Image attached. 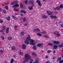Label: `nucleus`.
<instances>
[{
  "mask_svg": "<svg viewBox=\"0 0 63 63\" xmlns=\"http://www.w3.org/2000/svg\"><path fill=\"white\" fill-rule=\"evenodd\" d=\"M28 36V37L26 39V41H30V44L32 45L33 46H34L36 44V43H34V40L31 39L30 37V35L29 34Z\"/></svg>",
  "mask_w": 63,
  "mask_h": 63,
  "instance_id": "obj_1",
  "label": "nucleus"
},
{
  "mask_svg": "<svg viewBox=\"0 0 63 63\" xmlns=\"http://www.w3.org/2000/svg\"><path fill=\"white\" fill-rule=\"evenodd\" d=\"M25 58L26 60L23 62L22 63H25L27 61L29 60L31 58V57L28 54H26L25 56Z\"/></svg>",
  "mask_w": 63,
  "mask_h": 63,
  "instance_id": "obj_2",
  "label": "nucleus"
},
{
  "mask_svg": "<svg viewBox=\"0 0 63 63\" xmlns=\"http://www.w3.org/2000/svg\"><path fill=\"white\" fill-rule=\"evenodd\" d=\"M18 2V1H16L15 2H14V3L15 4H16V5H14L13 6L14 7H18L19 6V5H18V4H16Z\"/></svg>",
  "mask_w": 63,
  "mask_h": 63,
  "instance_id": "obj_3",
  "label": "nucleus"
},
{
  "mask_svg": "<svg viewBox=\"0 0 63 63\" xmlns=\"http://www.w3.org/2000/svg\"><path fill=\"white\" fill-rule=\"evenodd\" d=\"M28 3V4H29L31 3H32V6H31V7H33L34 4H33V3H34V2H33V0H31L30 1H29Z\"/></svg>",
  "mask_w": 63,
  "mask_h": 63,
  "instance_id": "obj_4",
  "label": "nucleus"
},
{
  "mask_svg": "<svg viewBox=\"0 0 63 63\" xmlns=\"http://www.w3.org/2000/svg\"><path fill=\"white\" fill-rule=\"evenodd\" d=\"M39 59L38 58H37L35 61V62H34L33 63H39Z\"/></svg>",
  "mask_w": 63,
  "mask_h": 63,
  "instance_id": "obj_5",
  "label": "nucleus"
},
{
  "mask_svg": "<svg viewBox=\"0 0 63 63\" xmlns=\"http://www.w3.org/2000/svg\"><path fill=\"white\" fill-rule=\"evenodd\" d=\"M47 13L48 14V15H52V14L53 13V11L51 12L49 11H47Z\"/></svg>",
  "mask_w": 63,
  "mask_h": 63,
  "instance_id": "obj_6",
  "label": "nucleus"
},
{
  "mask_svg": "<svg viewBox=\"0 0 63 63\" xmlns=\"http://www.w3.org/2000/svg\"><path fill=\"white\" fill-rule=\"evenodd\" d=\"M54 34H55L56 35L57 37H59V36H60V34H59V33L58 32H54Z\"/></svg>",
  "mask_w": 63,
  "mask_h": 63,
  "instance_id": "obj_7",
  "label": "nucleus"
},
{
  "mask_svg": "<svg viewBox=\"0 0 63 63\" xmlns=\"http://www.w3.org/2000/svg\"><path fill=\"white\" fill-rule=\"evenodd\" d=\"M20 12H21V13H23V14H26V11L23 10H21Z\"/></svg>",
  "mask_w": 63,
  "mask_h": 63,
  "instance_id": "obj_8",
  "label": "nucleus"
},
{
  "mask_svg": "<svg viewBox=\"0 0 63 63\" xmlns=\"http://www.w3.org/2000/svg\"><path fill=\"white\" fill-rule=\"evenodd\" d=\"M53 42L54 44H59L60 43L59 42L56 41H53Z\"/></svg>",
  "mask_w": 63,
  "mask_h": 63,
  "instance_id": "obj_9",
  "label": "nucleus"
},
{
  "mask_svg": "<svg viewBox=\"0 0 63 63\" xmlns=\"http://www.w3.org/2000/svg\"><path fill=\"white\" fill-rule=\"evenodd\" d=\"M37 47H41V46H43V44L38 43L37 45Z\"/></svg>",
  "mask_w": 63,
  "mask_h": 63,
  "instance_id": "obj_10",
  "label": "nucleus"
},
{
  "mask_svg": "<svg viewBox=\"0 0 63 63\" xmlns=\"http://www.w3.org/2000/svg\"><path fill=\"white\" fill-rule=\"evenodd\" d=\"M36 2L38 3V5L39 6H41V3H40V1L39 0H37L36 1Z\"/></svg>",
  "mask_w": 63,
  "mask_h": 63,
  "instance_id": "obj_11",
  "label": "nucleus"
},
{
  "mask_svg": "<svg viewBox=\"0 0 63 63\" xmlns=\"http://www.w3.org/2000/svg\"><path fill=\"white\" fill-rule=\"evenodd\" d=\"M33 31L39 32L40 31V29H33Z\"/></svg>",
  "mask_w": 63,
  "mask_h": 63,
  "instance_id": "obj_12",
  "label": "nucleus"
},
{
  "mask_svg": "<svg viewBox=\"0 0 63 63\" xmlns=\"http://www.w3.org/2000/svg\"><path fill=\"white\" fill-rule=\"evenodd\" d=\"M21 36H24V32H21L20 33Z\"/></svg>",
  "mask_w": 63,
  "mask_h": 63,
  "instance_id": "obj_13",
  "label": "nucleus"
},
{
  "mask_svg": "<svg viewBox=\"0 0 63 63\" xmlns=\"http://www.w3.org/2000/svg\"><path fill=\"white\" fill-rule=\"evenodd\" d=\"M32 55H33L34 56H37V54H36L35 53H32Z\"/></svg>",
  "mask_w": 63,
  "mask_h": 63,
  "instance_id": "obj_14",
  "label": "nucleus"
},
{
  "mask_svg": "<svg viewBox=\"0 0 63 63\" xmlns=\"http://www.w3.org/2000/svg\"><path fill=\"white\" fill-rule=\"evenodd\" d=\"M12 50H16V48L14 46H13L12 47Z\"/></svg>",
  "mask_w": 63,
  "mask_h": 63,
  "instance_id": "obj_15",
  "label": "nucleus"
},
{
  "mask_svg": "<svg viewBox=\"0 0 63 63\" xmlns=\"http://www.w3.org/2000/svg\"><path fill=\"white\" fill-rule=\"evenodd\" d=\"M53 48L54 49H56L57 48V46L55 45L53 46Z\"/></svg>",
  "mask_w": 63,
  "mask_h": 63,
  "instance_id": "obj_16",
  "label": "nucleus"
},
{
  "mask_svg": "<svg viewBox=\"0 0 63 63\" xmlns=\"http://www.w3.org/2000/svg\"><path fill=\"white\" fill-rule=\"evenodd\" d=\"M43 18H47V16H46L45 15H43L42 16Z\"/></svg>",
  "mask_w": 63,
  "mask_h": 63,
  "instance_id": "obj_17",
  "label": "nucleus"
},
{
  "mask_svg": "<svg viewBox=\"0 0 63 63\" xmlns=\"http://www.w3.org/2000/svg\"><path fill=\"white\" fill-rule=\"evenodd\" d=\"M6 18H7V20L8 21H10V16H8V18H7V17H6Z\"/></svg>",
  "mask_w": 63,
  "mask_h": 63,
  "instance_id": "obj_18",
  "label": "nucleus"
},
{
  "mask_svg": "<svg viewBox=\"0 0 63 63\" xmlns=\"http://www.w3.org/2000/svg\"><path fill=\"white\" fill-rule=\"evenodd\" d=\"M23 49H25V48H26V46H25V45L24 44H23Z\"/></svg>",
  "mask_w": 63,
  "mask_h": 63,
  "instance_id": "obj_19",
  "label": "nucleus"
},
{
  "mask_svg": "<svg viewBox=\"0 0 63 63\" xmlns=\"http://www.w3.org/2000/svg\"><path fill=\"white\" fill-rule=\"evenodd\" d=\"M23 19V21H25L26 20V18H25L24 17V18H20V19Z\"/></svg>",
  "mask_w": 63,
  "mask_h": 63,
  "instance_id": "obj_20",
  "label": "nucleus"
},
{
  "mask_svg": "<svg viewBox=\"0 0 63 63\" xmlns=\"http://www.w3.org/2000/svg\"><path fill=\"white\" fill-rule=\"evenodd\" d=\"M63 44L61 45H59L58 46V47H63Z\"/></svg>",
  "mask_w": 63,
  "mask_h": 63,
  "instance_id": "obj_21",
  "label": "nucleus"
},
{
  "mask_svg": "<svg viewBox=\"0 0 63 63\" xmlns=\"http://www.w3.org/2000/svg\"><path fill=\"white\" fill-rule=\"evenodd\" d=\"M25 43L26 44V45H28L29 44V42H28V41H25Z\"/></svg>",
  "mask_w": 63,
  "mask_h": 63,
  "instance_id": "obj_22",
  "label": "nucleus"
},
{
  "mask_svg": "<svg viewBox=\"0 0 63 63\" xmlns=\"http://www.w3.org/2000/svg\"><path fill=\"white\" fill-rule=\"evenodd\" d=\"M30 6H29L28 7L29 9V10H32L33 9V7H30Z\"/></svg>",
  "mask_w": 63,
  "mask_h": 63,
  "instance_id": "obj_23",
  "label": "nucleus"
},
{
  "mask_svg": "<svg viewBox=\"0 0 63 63\" xmlns=\"http://www.w3.org/2000/svg\"><path fill=\"white\" fill-rule=\"evenodd\" d=\"M48 45L52 46L53 45V44L49 43H48Z\"/></svg>",
  "mask_w": 63,
  "mask_h": 63,
  "instance_id": "obj_24",
  "label": "nucleus"
},
{
  "mask_svg": "<svg viewBox=\"0 0 63 63\" xmlns=\"http://www.w3.org/2000/svg\"><path fill=\"white\" fill-rule=\"evenodd\" d=\"M8 40H11L12 38L11 37H8Z\"/></svg>",
  "mask_w": 63,
  "mask_h": 63,
  "instance_id": "obj_25",
  "label": "nucleus"
},
{
  "mask_svg": "<svg viewBox=\"0 0 63 63\" xmlns=\"http://www.w3.org/2000/svg\"><path fill=\"white\" fill-rule=\"evenodd\" d=\"M60 8H61V9H62V8H63V5L62 4H61L60 6Z\"/></svg>",
  "mask_w": 63,
  "mask_h": 63,
  "instance_id": "obj_26",
  "label": "nucleus"
},
{
  "mask_svg": "<svg viewBox=\"0 0 63 63\" xmlns=\"http://www.w3.org/2000/svg\"><path fill=\"white\" fill-rule=\"evenodd\" d=\"M14 59H12L11 60V63H13V62H14Z\"/></svg>",
  "mask_w": 63,
  "mask_h": 63,
  "instance_id": "obj_27",
  "label": "nucleus"
},
{
  "mask_svg": "<svg viewBox=\"0 0 63 63\" xmlns=\"http://www.w3.org/2000/svg\"><path fill=\"white\" fill-rule=\"evenodd\" d=\"M19 54H20L21 55H23V52H19Z\"/></svg>",
  "mask_w": 63,
  "mask_h": 63,
  "instance_id": "obj_28",
  "label": "nucleus"
},
{
  "mask_svg": "<svg viewBox=\"0 0 63 63\" xmlns=\"http://www.w3.org/2000/svg\"><path fill=\"white\" fill-rule=\"evenodd\" d=\"M15 30H17V26H15Z\"/></svg>",
  "mask_w": 63,
  "mask_h": 63,
  "instance_id": "obj_29",
  "label": "nucleus"
},
{
  "mask_svg": "<svg viewBox=\"0 0 63 63\" xmlns=\"http://www.w3.org/2000/svg\"><path fill=\"white\" fill-rule=\"evenodd\" d=\"M57 59L59 61H60V60H61V57H60L59 58H58Z\"/></svg>",
  "mask_w": 63,
  "mask_h": 63,
  "instance_id": "obj_30",
  "label": "nucleus"
},
{
  "mask_svg": "<svg viewBox=\"0 0 63 63\" xmlns=\"http://www.w3.org/2000/svg\"><path fill=\"white\" fill-rule=\"evenodd\" d=\"M37 35L39 36H42V34L40 33H37Z\"/></svg>",
  "mask_w": 63,
  "mask_h": 63,
  "instance_id": "obj_31",
  "label": "nucleus"
},
{
  "mask_svg": "<svg viewBox=\"0 0 63 63\" xmlns=\"http://www.w3.org/2000/svg\"><path fill=\"white\" fill-rule=\"evenodd\" d=\"M2 27L3 28V29H4V30H5V29L6 28V27H5V26H2Z\"/></svg>",
  "mask_w": 63,
  "mask_h": 63,
  "instance_id": "obj_32",
  "label": "nucleus"
},
{
  "mask_svg": "<svg viewBox=\"0 0 63 63\" xmlns=\"http://www.w3.org/2000/svg\"><path fill=\"white\" fill-rule=\"evenodd\" d=\"M51 52V51L50 50H48L47 51V52L48 53H50Z\"/></svg>",
  "mask_w": 63,
  "mask_h": 63,
  "instance_id": "obj_33",
  "label": "nucleus"
},
{
  "mask_svg": "<svg viewBox=\"0 0 63 63\" xmlns=\"http://www.w3.org/2000/svg\"><path fill=\"white\" fill-rule=\"evenodd\" d=\"M3 22H4L3 21L1 20V19H0V23H3Z\"/></svg>",
  "mask_w": 63,
  "mask_h": 63,
  "instance_id": "obj_34",
  "label": "nucleus"
},
{
  "mask_svg": "<svg viewBox=\"0 0 63 63\" xmlns=\"http://www.w3.org/2000/svg\"><path fill=\"white\" fill-rule=\"evenodd\" d=\"M63 63V60L60 61H59V63Z\"/></svg>",
  "mask_w": 63,
  "mask_h": 63,
  "instance_id": "obj_35",
  "label": "nucleus"
},
{
  "mask_svg": "<svg viewBox=\"0 0 63 63\" xmlns=\"http://www.w3.org/2000/svg\"><path fill=\"white\" fill-rule=\"evenodd\" d=\"M56 8H57V10H59L60 9V8L59 6L57 7H56Z\"/></svg>",
  "mask_w": 63,
  "mask_h": 63,
  "instance_id": "obj_36",
  "label": "nucleus"
},
{
  "mask_svg": "<svg viewBox=\"0 0 63 63\" xmlns=\"http://www.w3.org/2000/svg\"><path fill=\"white\" fill-rule=\"evenodd\" d=\"M20 6L21 8H22L23 6H22V5L21 3L20 4Z\"/></svg>",
  "mask_w": 63,
  "mask_h": 63,
  "instance_id": "obj_37",
  "label": "nucleus"
},
{
  "mask_svg": "<svg viewBox=\"0 0 63 63\" xmlns=\"http://www.w3.org/2000/svg\"><path fill=\"white\" fill-rule=\"evenodd\" d=\"M25 4H27V3L28 2V0H26L25 2Z\"/></svg>",
  "mask_w": 63,
  "mask_h": 63,
  "instance_id": "obj_38",
  "label": "nucleus"
},
{
  "mask_svg": "<svg viewBox=\"0 0 63 63\" xmlns=\"http://www.w3.org/2000/svg\"><path fill=\"white\" fill-rule=\"evenodd\" d=\"M14 10L15 11H18V10L17 9H16L15 8H14Z\"/></svg>",
  "mask_w": 63,
  "mask_h": 63,
  "instance_id": "obj_39",
  "label": "nucleus"
},
{
  "mask_svg": "<svg viewBox=\"0 0 63 63\" xmlns=\"http://www.w3.org/2000/svg\"><path fill=\"white\" fill-rule=\"evenodd\" d=\"M0 52H1V53H3V51L2 50H0Z\"/></svg>",
  "mask_w": 63,
  "mask_h": 63,
  "instance_id": "obj_40",
  "label": "nucleus"
},
{
  "mask_svg": "<svg viewBox=\"0 0 63 63\" xmlns=\"http://www.w3.org/2000/svg\"><path fill=\"white\" fill-rule=\"evenodd\" d=\"M5 9H8V7L7 6H6L5 7Z\"/></svg>",
  "mask_w": 63,
  "mask_h": 63,
  "instance_id": "obj_41",
  "label": "nucleus"
},
{
  "mask_svg": "<svg viewBox=\"0 0 63 63\" xmlns=\"http://www.w3.org/2000/svg\"><path fill=\"white\" fill-rule=\"evenodd\" d=\"M3 12L4 14H6V11H5V10H3Z\"/></svg>",
  "mask_w": 63,
  "mask_h": 63,
  "instance_id": "obj_42",
  "label": "nucleus"
},
{
  "mask_svg": "<svg viewBox=\"0 0 63 63\" xmlns=\"http://www.w3.org/2000/svg\"><path fill=\"white\" fill-rule=\"evenodd\" d=\"M33 48L34 49H35V50H36V47H35V46H34L33 47Z\"/></svg>",
  "mask_w": 63,
  "mask_h": 63,
  "instance_id": "obj_43",
  "label": "nucleus"
},
{
  "mask_svg": "<svg viewBox=\"0 0 63 63\" xmlns=\"http://www.w3.org/2000/svg\"><path fill=\"white\" fill-rule=\"evenodd\" d=\"M6 31H9V28L8 27L6 29Z\"/></svg>",
  "mask_w": 63,
  "mask_h": 63,
  "instance_id": "obj_44",
  "label": "nucleus"
},
{
  "mask_svg": "<svg viewBox=\"0 0 63 63\" xmlns=\"http://www.w3.org/2000/svg\"><path fill=\"white\" fill-rule=\"evenodd\" d=\"M1 37L2 38V40H4V37L3 36H1Z\"/></svg>",
  "mask_w": 63,
  "mask_h": 63,
  "instance_id": "obj_45",
  "label": "nucleus"
},
{
  "mask_svg": "<svg viewBox=\"0 0 63 63\" xmlns=\"http://www.w3.org/2000/svg\"><path fill=\"white\" fill-rule=\"evenodd\" d=\"M53 18H57V17H56V16H53Z\"/></svg>",
  "mask_w": 63,
  "mask_h": 63,
  "instance_id": "obj_46",
  "label": "nucleus"
},
{
  "mask_svg": "<svg viewBox=\"0 0 63 63\" xmlns=\"http://www.w3.org/2000/svg\"><path fill=\"white\" fill-rule=\"evenodd\" d=\"M6 33H9V31H6Z\"/></svg>",
  "mask_w": 63,
  "mask_h": 63,
  "instance_id": "obj_47",
  "label": "nucleus"
},
{
  "mask_svg": "<svg viewBox=\"0 0 63 63\" xmlns=\"http://www.w3.org/2000/svg\"><path fill=\"white\" fill-rule=\"evenodd\" d=\"M46 38H49V36L47 35L46 36Z\"/></svg>",
  "mask_w": 63,
  "mask_h": 63,
  "instance_id": "obj_48",
  "label": "nucleus"
},
{
  "mask_svg": "<svg viewBox=\"0 0 63 63\" xmlns=\"http://www.w3.org/2000/svg\"><path fill=\"white\" fill-rule=\"evenodd\" d=\"M12 17L14 18L15 19H16V17H15V16H12Z\"/></svg>",
  "mask_w": 63,
  "mask_h": 63,
  "instance_id": "obj_49",
  "label": "nucleus"
},
{
  "mask_svg": "<svg viewBox=\"0 0 63 63\" xmlns=\"http://www.w3.org/2000/svg\"><path fill=\"white\" fill-rule=\"evenodd\" d=\"M51 18H53V16H51Z\"/></svg>",
  "mask_w": 63,
  "mask_h": 63,
  "instance_id": "obj_50",
  "label": "nucleus"
},
{
  "mask_svg": "<svg viewBox=\"0 0 63 63\" xmlns=\"http://www.w3.org/2000/svg\"><path fill=\"white\" fill-rule=\"evenodd\" d=\"M42 34H44V33H46V32L45 31H44L42 32Z\"/></svg>",
  "mask_w": 63,
  "mask_h": 63,
  "instance_id": "obj_51",
  "label": "nucleus"
},
{
  "mask_svg": "<svg viewBox=\"0 0 63 63\" xmlns=\"http://www.w3.org/2000/svg\"><path fill=\"white\" fill-rule=\"evenodd\" d=\"M27 23H25V24L24 25L25 26H27Z\"/></svg>",
  "mask_w": 63,
  "mask_h": 63,
  "instance_id": "obj_52",
  "label": "nucleus"
},
{
  "mask_svg": "<svg viewBox=\"0 0 63 63\" xmlns=\"http://www.w3.org/2000/svg\"><path fill=\"white\" fill-rule=\"evenodd\" d=\"M57 10V9L56 8V7L55 8H54V10Z\"/></svg>",
  "mask_w": 63,
  "mask_h": 63,
  "instance_id": "obj_53",
  "label": "nucleus"
},
{
  "mask_svg": "<svg viewBox=\"0 0 63 63\" xmlns=\"http://www.w3.org/2000/svg\"><path fill=\"white\" fill-rule=\"evenodd\" d=\"M9 3H10L9 2H8L7 3H6L5 4V5H8V4H9Z\"/></svg>",
  "mask_w": 63,
  "mask_h": 63,
  "instance_id": "obj_54",
  "label": "nucleus"
},
{
  "mask_svg": "<svg viewBox=\"0 0 63 63\" xmlns=\"http://www.w3.org/2000/svg\"><path fill=\"white\" fill-rule=\"evenodd\" d=\"M14 4H15L14 2L12 3L11 4V5H14Z\"/></svg>",
  "mask_w": 63,
  "mask_h": 63,
  "instance_id": "obj_55",
  "label": "nucleus"
},
{
  "mask_svg": "<svg viewBox=\"0 0 63 63\" xmlns=\"http://www.w3.org/2000/svg\"><path fill=\"white\" fill-rule=\"evenodd\" d=\"M55 50H54L53 51V52L54 53H55Z\"/></svg>",
  "mask_w": 63,
  "mask_h": 63,
  "instance_id": "obj_56",
  "label": "nucleus"
},
{
  "mask_svg": "<svg viewBox=\"0 0 63 63\" xmlns=\"http://www.w3.org/2000/svg\"><path fill=\"white\" fill-rule=\"evenodd\" d=\"M21 16H23V14H21Z\"/></svg>",
  "mask_w": 63,
  "mask_h": 63,
  "instance_id": "obj_57",
  "label": "nucleus"
},
{
  "mask_svg": "<svg viewBox=\"0 0 63 63\" xmlns=\"http://www.w3.org/2000/svg\"><path fill=\"white\" fill-rule=\"evenodd\" d=\"M61 27H62V28H63V25H61Z\"/></svg>",
  "mask_w": 63,
  "mask_h": 63,
  "instance_id": "obj_58",
  "label": "nucleus"
},
{
  "mask_svg": "<svg viewBox=\"0 0 63 63\" xmlns=\"http://www.w3.org/2000/svg\"><path fill=\"white\" fill-rule=\"evenodd\" d=\"M2 11V9L1 8H0V12H1Z\"/></svg>",
  "mask_w": 63,
  "mask_h": 63,
  "instance_id": "obj_59",
  "label": "nucleus"
},
{
  "mask_svg": "<svg viewBox=\"0 0 63 63\" xmlns=\"http://www.w3.org/2000/svg\"><path fill=\"white\" fill-rule=\"evenodd\" d=\"M31 61L32 62H33V60L32 59L31 60Z\"/></svg>",
  "mask_w": 63,
  "mask_h": 63,
  "instance_id": "obj_60",
  "label": "nucleus"
},
{
  "mask_svg": "<svg viewBox=\"0 0 63 63\" xmlns=\"http://www.w3.org/2000/svg\"><path fill=\"white\" fill-rule=\"evenodd\" d=\"M46 58H48V56H46Z\"/></svg>",
  "mask_w": 63,
  "mask_h": 63,
  "instance_id": "obj_61",
  "label": "nucleus"
},
{
  "mask_svg": "<svg viewBox=\"0 0 63 63\" xmlns=\"http://www.w3.org/2000/svg\"><path fill=\"white\" fill-rule=\"evenodd\" d=\"M55 14H57V12H55Z\"/></svg>",
  "mask_w": 63,
  "mask_h": 63,
  "instance_id": "obj_62",
  "label": "nucleus"
},
{
  "mask_svg": "<svg viewBox=\"0 0 63 63\" xmlns=\"http://www.w3.org/2000/svg\"><path fill=\"white\" fill-rule=\"evenodd\" d=\"M14 57H16V55H14Z\"/></svg>",
  "mask_w": 63,
  "mask_h": 63,
  "instance_id": "obj_63",
  "label": "nucleus"
},
{
  "mask_svg": "<svg viewBox=\"0 0 63 63\" xmlns=\"http://www.w3.org/2000/svg\"><path fill=\"white\" fill-rule=\"evenodd\" d=\"M5 63H7V61H5Z\"/></svg>",
  "mask_w": 63,
  "mask_h": 63,
  "instance_id": "obj_64",
  "label": "nucleus"
}]
</instances>
